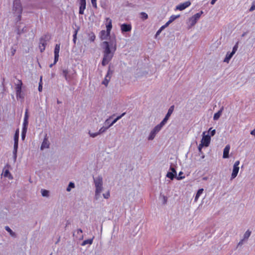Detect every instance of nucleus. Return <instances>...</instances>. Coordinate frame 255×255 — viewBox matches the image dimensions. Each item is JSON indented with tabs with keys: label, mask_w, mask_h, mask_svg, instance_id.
Returning <instances> with one entry per match:
<instances>
[{
	"label": "nucleus",
	"mask_w": 255,
	"mask_h": 255,
	"mask_svg": "<svg viewBox=\"0 0 255 255\" xmlns=\"http://www.w3.org/2000/svg\"><path fill=\"white\" fill-rule=\"evenodd\" d=\"M104 48V56L102 61L103 66H105L109 63L113 57L114 54L117 49L116 41H111L110 42L104 41L103 42Z\"/></svg>",
	"instance_id": "f257e3e1"
},
{
	"label": "nucleus",
	"mask_w": 255,
	"mask_h": 255,
	"mask_svg": "<svg viewBox=\"0 0 255 255\" xmlns=\"http://www.w3.org/2000/svg\"><path fill=\"white\" fill-rule=\"evenodd\" d=\"M22 12V7L20 0H14L11 10V13L14 21L18 22L20 20Z\"/></svg>",
	"instance_id": "f03ea898"
},
{
	"label": "nucleus",
	"mask_w": 255,
	"mask_h": 255,
	"mask_svg": "<svg viewBox=\"0 0 255 255\" xmlns=\"http://www.w3.org/2000/svg\"><path fill=\"white\" fill-rule=\"evenodd\" d=\"M94 183L96 187L95 196L96 198H98V196L100 195L103 189L102 178L100 176H99L94 178Z\"/></svg>",
	"instance_id": "7ed1b4c3"
},
{
	"label": "nucleus",
	"mask_w": 255,
	"mask_h": 255,
	"mask_svg": "<svg viewBox=\"0 0 255 255\" xmlns=\"http://www.w3.org/2000/svg\"><path fill=\"white\" fill-rule=\"evenodd\" d=\"M21 86L22 82L20 81L16 84L15 92L16 98L17 99H22L23 98V95L21 91Z\"/></svg>",
	"instance_id": "20e7f679"
},
{
	"label": "nucleus",
	"mask_w": 255,
	"mask_h": 255,
	"mask_svg": "<svg viewBox=\"0 0 255 255\" xmlns=\"http://www.w3.org/2000/svg\"><path fill=\"white\" fill-rule=\"evenodd\" d=\"M60 49V44H56L54 49V62L52 64H50L49 65L50 67H52V66L55 64L58 61L59 56V52Z\"/></svg>",
	"instance_id": "39448f33"
},
{
	"label": "nucleus",
	"mask_w": 255,
	"mask_h": 255,
	"mask_svg": "<svg viewBox=\"0 0 255 255\" xmlns=\"http://www.w3.org/2000/svg\"><path fill=\"white\" fill-rule=\"evenodd\" d=\"M48 150V139L46 134L40 146V150L43 153H46Z\"/></svg>",
	"instance_id": "423d86ee"
},
{
	"label": "nucleus",
	"mask_w": 255,
	"mask_h": 255,
	"mask_svg": "<svg viewBox=\"0 0 255 255\" xmlns=\"http://www.w3.org/2000/svg\"><path fill=\"white\" fill-rule=\"evenodd\" d=\"M113 73V71L111 70L110 67H109V70L105 77V79L102 82V84L105 85L106 87L108 86L109 82L110 81Z\"/></svg>",
	"instance_id": "0eeeda50"
},
{
	"label": "nucleus",
	"mask_w": 255,
	"mask_h": 255,
	"mask_svg": "<svg viewBox=\"0 0 255 255\" xmlns=\"http://www.w3.org/2000/svg\"><path fill=\"white\" fill-rule=\"evenodd\" d=\"M239 164H240V161L239 160L236 161L235 162V163H234V166H233V172H232V175H231L232 179L235 178L237 176L238 173L239 171Z\"/></svg>",
	"instance_id": "6e6552de"
},
{
	"label": "nucleus",
	"mask_w": 255,
	"mask_h": 255,
	"mask_svg": "<svg viewBox=\"0 0 255 255\" xmlns=\"http://www.w3.org/2000/svg\"><path fill=\"white\" fill-rule=\"evenodd\" d=\"M18 138H19V136H17V135L14 136V142L13 154L14 161L16 160V157H17V148H18Z\"/></svg>",
	"instance_id": "1a4fd4ad"
},
{
	"label": "nucleus",
	"mask_w": 255,
	"mask_h": 255,
	"mask_svg": "<svg viewBox=\"0 0 255 255\" xmlns=\"http://www.w3.org/2000/svg\"><path fill=\"white\" fill-rule=\"evenodd\" d=\"M205 132L203 133V136L201 139V145L204 146H208L211 141L210 136L209 135H204Z\"/></svg>",
	"instance_id": "9d476101"
},
{
	"label": "nucleus",
	"mask_w": 255,
	"mask_h": 255,
	"mask_svg": "<svg viewBox=\"0 0 255 255\" xmlns=\"http://www.w3.org/2000/svg\"><path fill=\"white\" fill-rule=\"evenodd\" d=\"M9 165H6L3 168L2 175L3 176V177H6L9 179L11 180L13 179V176L9 171Z\"/></svg>",
	"instance_id": "9b49d317"
},
{
	"label": "nucleus",
	"mask_w": 255,
	"mask_h": 255,
	"mask_svg": "<svg viewBox=\"0 0 255 255\" xmlns=\"http://www.w3.org/2000/svg\"><path fill=\"white\" fill-rule=\"evenodd\" d=\"M191 4V2L190 1H187L185 2L179 4V5H177L176 7V9L179 10H183L189 6Z\"/></svg>",
	"instance_id": "f8f14e48"
},
{
	"label": "nucleus",
	"mask_w": 255,
	"mask_h": 255,
	"mask_svg": "<svg viewBox=\"0 0 255 255\" xmlns=\"http://www.w3.org/2000/svg\"><path fill=\"white\" fill-rule=\"evenodd\" d=\"M86 0H80V7H79V13L83 14L84 13V10L86 8Z\"/></svg>",
	"instance_id": "ddd939ff"
},
{
	"label": "nucleus",
	"mask_w": 255,
	"mask_h": 255,
	"mask_svg": "<svg viewBox=\"0 0 255 255\" xmlns=\"http://www.w3.org/2000/svg\"><path fill=\"white\" fill-rule=\"evenodd\" d=\"M121 30L123 32L130 31L131 30V26L130 24H123L121 26Z\"/></svg>",
	"instance_id": "4468645a"
},
{
	"label": "nucleus",
	"mask_w": 255,
	"mask_h": 255,
	"mask_svg": "<svg viewBox=\"0 0 255 255\" xmlns=\"http://www.w3.org/2000/svg\"><path fill=\"white\" fill-rule=\"evenodd\" d=\"M230 149V145H229V144L225 146V148L224 149L223 155V158H227L229 157Z\"/></svg>",
	"instance_id": "2eb2a0df"
},
{
	"label": "nucleus",
	"mask_w": 255,
	"mask_h": 255,
	"mask_svg": "<svg viewBox=\"0 0 255 255\" xmlns=\"http://www.w3.org/2000/svg\"><path fill=\"white\" fill-rule=\"evenodd\" d=\"M107 21L108 22V23L106 25L107 31L109 33H110L111 30L112 28V20L110 18H107Z\"/></svg>",
	"instance_id": "dca6fc26"
},
{
	"label": "nucleus",
	"mask_w": 255,
	"mask_h": 255,
	"mask_svg": "<svg viewBox=\"0 0 255 255\" xmlns=\"http://www.w3.org/2000/svg\"><path fill=\"white\" fill-rule=\"evenodd\" d=\"M110 33H109L107 31L102 30L100 32V38L102 40L106 39L110 35Z\"/></svg>",
	"instance_id": "f3484780"
},
{
	"label": "nucleus",
	"mask_w": 255,
	"mask_h": 255,
	"mask_svg": "<svg viewBox=\"0 0 255 255\" xmlns=\"http://www.w3.org/2000/svg\"><path fill=\"white\" fill-rule=\"evenodd\" d=\"M197 21H198V20L196 18H195L193 16L191 17L189 19V22L190 23V26L191 27V26H194L196 23Z\"/></svg>",
	"instance_id": "a211bd4d"
},
{
	"label": "nucleus",
	"mask_w": 255,
	"mask_h": 255,
	"mask_svg": "<svg viewBox=\"0 0 255 255\" xmlns=\"http://www.w3.org/2000/svg\"><path fill=\"white\" fill-rule=\"evenodd\" d=\"M234 54L232 52H231V53L228 52L225 58L224 59V61L225 62L229 63L230 60L232 57V56H233Z\"/></svg>",
	"instance_id": "6ab92c4d"
},
{
	"label": "nucleus",
	"mask_w": 255,
	"mask_h": 255,
	"mask_svg": "<svg viewBox=\"0 0 255 255\" xmlns=\"http://www.w3.org/2000/svg\"><path fill=\"white\" fill-rule=\"evenodd\" d=\"M174 106L173 105V106H171L168 111V112L167 113V114L165 116V117H166L167 118L169 119V117H170V116L171 115V114H172L173 111H174Z\"/></svg>",
	"instance_id": "aec40b11"
},
{
	"label": "nucleus",
	"mask_w": 255,
	"mask_h": 255,
	"mask_svg": "<svg viewBox=\"0 0 255 255\" xmlns=\"http://www.w3.org/2000/svg\"><path fill=\"white\" fill-rule=\"evenodd\" d=\"M5 230L9 234V235L12 237H15L16 234L13 232L8 226L5 227Z\"/></svg>",
	"instance_id": "412c9836"
},
{
	"label": "nucleus",
	"mask_w": 255,
	"mask_h": 255,
	"mask_svg": "<svg viewBox=\"0 0 255 255\" xmlns=\"http://www.w3.org/2000/svg\"><path fill=\"white\" fill-rule=\"evenodd\" d=\"M126 114V113H123L121 115L118 116L117 118H116L109 126L108 127H110L112 125H113L115 123H116L117 121L120 120L122 117H123Z\"/></svg>",
	"instance_id": "4be33fe9"
},
{
	"label": "nucleus",
	"mask_w": 255,
	"mask_h": 255,
	"mask_svg": "<svg viewBox=\"0 0 255 255\" xmlns=\"http://www.w3.org/2000/svg\"><path fill=\"white\" fill-rule=\"evenodd\" d=\"M223 109V108H222L220 111L214 114L213 117L214 120H217L220 118V116L221 115Z\"/></svg>",
	"instance_id": "5701e85b"
},
{
	"label": "nucleus",
	"mask_w": 255,
	"mask_h": 255,
	"mask_svg": "<svg viewBox=\"0 0 255 255\" xmlns=\"http://www.w3.org/2000/svg\"><path fill=\"white\" fill-rule=\"evenodd\" d=\"M203 189H200L198 190V191H197V192L196 193L195 198V201H197L198 200V198L200 197V196L203 193Z\"/></svg>",
	"instance_id": "b1692460"
},
{
	"label": "nucleus",
	"mask_w": 255,
	"mask_h": 255,
	"mask_svg": "<svg viewBox=\"0 0 255 255\" xmlns=\"http://www.w3.org/2000/svg\"><path fill=\"white\" fill-rule=\"evenodd\" d=\"M89 38L91 41L93 42L95 40L96 36L93 32H91L89 34Z\"/></svg>",
	"instance_id": "393cba45"
},
{
	"label": "nucleus",
	"mask_w": 255,
	"mask_h": 255,
	"mask_svg": "<svg viewBox=\"0 0 255 255\" xmlns=\"http://www.w3.org/2000/svg\"><path fill=\"white\" fill-rule=\"evenodd\" d=\"M92 243H93V239H88V240L84 241L83 243L82 244V245L85 246L87 244L91 245L92 244Z\"/></svg>",
	"instance_id": "a878e982"
},
{
	"label": "nucleus",
	"mask_w": 255,
	"mask_h": 255,
	"mask_svg": "<svg viewBox=\"0 0 255 255\" xmlns=\"http://www.w3.org/2000/svg\"><path fill=\"white\" fill-rule=\"evenodd\" d=\"M156 134V133H155L154 131H153V130H152V131L150 132V134H149V136H148V139H149V140H152V139H153L154 138V137H155V136Z\"/></svg>",
	"instance_id": "bb28decb"
},
{
	"label": "nucleus",
	"mask_w": 255,
	"mask_h": 255,
	"mask_svg": "<svg viewBox=\"0 0 255 255\" xmlns=\"http://www.w3.org/2000/svg\"><path fill=\"white\" fill-rule=\"evenodd\" d=\"M28 122L27 120H23V128L22 129L27 130V128L28 126Z\"/></svg>",
	"instance_id": "cd10ccee"
},
{
	"label": "nucleus",
	"mask_w": 255,
	"mask_h": 255,
	"mask_svg": "<svg viewBox=\"0 0 255 255\" xmlns=\"http://www.w3.org/2000/svg\"><path fill=\"white\" fill-rule=\"evenodd\" d=\"M179 17V15H171L170 18H169V22H173L174 20H175L176 18H177L178 17Z\"/></svg>",
	"instance_id": "c85d7f7f"
},
{
	"label": "nucleus",
	"mask_w": 255,
	"mask_h": 255,
	"mask_svg": "<svg viewBox=\"0 0 255 255\" xmlns=\"http://www.w3.org/2000/svg\"><path fill=\"white\" fill-rule=\"evenodd\" d=\"M166 176L172 180L174 178L175 175L173 172H168Z\"/></svg>",
	"instance_id": "c756f323"
},
{
	"label": "nucleus",
	"mask_w": 255,
	"mask_h": 255,
	"mask_svg": "<svg viewBox=\"0 0 255 255\" xmlns=\"http://www.w3.org/2000/svg\"><path fill=\"white\" fill-rule=\"evenodd\" d=\"M202 13H203V11H200V12H198V13H197L193 15V16H194L195 18H196L197 20H198V19L200 18V17H201V15H202Z\"/></svg>",
	"instance_id": "7c9ffc66"
},
{
	"label": "nucleus",
	"mask_w": 255,
	"mask_h": 255,
	"mask_svg": "<svg viewBox=\"0 0 255 255\" xmlns=\"http://www.w3.org/2000/svg\"><path fill=\"white\" fill-rule=\"evenodd\" d=\"M75 187L74 183L73 182H70L67 188V191H70L71 190V189L72 188H74Z\"/></svg>",
	"instance_id": "2f4dec72"
},
{
	"label": "nucleus",
	"mask_w": 255,
	"mask_h": 255,
	"mask_svg": "<svg viewBox=\"0 0 255 255\" xmlns=\"http://www.w3.org/2000/svg\"><path fill=\"white\" fill-rule=\"evenodd\" d=\"M41 193L43 197H46L48 196V191L45 189H41Z\"/></svg>",
	"instance_id": "473e14b6"
},
{
	"label": "nucleus",
	"mask_w": 255,
	"mask_h": 255,
	"mask_svg": "<svg viewBox=\"0 0 255 255\" xmlns=\"http://www.w3.org/2000/svg\"><path fill=\"white\" fill-rule=\"evenodd\" d=\"M161 128H160V127L157 125L154 127L152 130L157 133L161 129Z\"/></svg>",
	"instance_id": "72a5a7b5"
},
{
	"label": "nucleus",
	"mask_w": 255,
	"mask_h": 255,
	"mask_svg": "<svg viewBox=\"0 0 255 255\" xmlns=\"http://www.w3.org/2000/svg\"><path fill=\"white\" fill-rule=\"evenodd\" d=\"M140 15L142 19H143V20H145L148 18V15L144 12H141Z\"/></svg>",
	"instance_id": "f704fd0d"
},
{
	"label": "nucleus",
	"mask_w": 255,
	"mask_h": 255,
	"mask_svg": "<svg viewBox=\"0 0 255 255\" xmlns=\"http://www.w3.org/2000/svg\"><path fill=\"white\" fill-rule=\"evenodd\" d=\"M109 128V127H108V126L107 127H103L100 129L99 132H98L99 133V134L105 132Z\"/></svg>",
	"instance_id": "c9c22d12"
},
{
	"label": "nucleus",
	"mask_w": 255,
	"mask_h": 255,
	"mask_svg": "<svg viewBox=\"0 0 255 255\" xmlns=\"http://www.w3.org/2000/svg\"><path fill=\"white\" fill-rule=\"evenodd\" d=\"M251 234V232L249 230H248L244 234V239H248V238L250 237Z\"/></svg>",
	"instance_id": "e433bc0d"
},
{
	"label": "nucleus",
	"mask_w": 255,
	"mask_h": 255,
	"mask_svg": "<svg viewBox=\"0 0 255 255\" xmlns=\"http://www.w3.org/2000/svg\"><path fill=\"white\" fill-rule=\"evenodd\" d=\"M77 32V30H75V32L73 35V42L74 43H75L76 41Z\"/></svg>",
	"instance_id": "4c0bfd02"
},
{
	"label": "nucleus",
	"mask_w": 255,
	"mask_h": 255,
	"mask_svg": "<svg viewBox=\"0 0 255 255\" xmlns=\"http://www.w3.org/2000/svg\"><path fill=\"white\" fill-rule=\"evenodd\" d=\"M110 191H108L106 193L103 194V196L106 199H108L110 197Z\"/></svg>",
	"instance_id": "58836bf2"
},
{
	"label": "nucleus",
	"mask_w": 255,
	"mask_h": 255,
	"mask_svg": "<svg viewBox=\"0 0 255 255\" xmlns=\"http://www.w3.org/2000/svg\"><path fill=\"white\" fill-rule=\"evenodd\" d=\"M238 43H236V44L234 46L233 48V50H232V53L235 54L236 52V51L238 49Z\"/></svg>",
	"instance_id": "ea45409f"
},
{
	"label": "nucleus",
	"mask_w": 255,
	"mask_h": 255,
	"mask_svg": "<svg viewBox=\"0 0 255 255\" xmlns=\"http://www.w3.org/2000/svg\"><path fill=\"white\" fill-rule=\"evenodd\" d=\"M92 5L94 7L97 8V0H91Z\"/></svg>",
	"instance_id": "a19ab883"
},
{
	"label": "nucleus",
	"mask_w": 255,
	"mask_h": 255,
	"mask_svg": "<svg viewBox=\"0 0 255 255\" xmlns=\"http://www.w3.org/2000/svg\"><path fill=\"white\" fill-rule=\"evenodd\" d=\"M26 130H24V129H22V134H21V137H22V139L23 140V139H24V138H25Z\"/></svg>",
	"instance_id": "79ce46f5"
},
{
	"label": "nucleus",
	"mask_w": 255,
	"mask_h": 255,
	"mask_svg": "<svg viewBox=\"0 0 255 255\" xmlns=\"http://www.w3.org/2000/svg\"><path fill=\"white\" fill-rule=\"evenodd\" d=\"M209 131H211V135L212 136H213L215 135V133H216V130L215 129H213L212 130V128H210L209 130Z\"/></svg>",
	"instance_id": "37998d69"
},
{
	"label": "nucleus",
	"mask_w": 255,
	"mask_h": 255,
	"mask_svg": "<svg viewBox=\"0 0 255 255\" xmlns=\"http://www.w3.org/2000/svg\"><path fill=\"white\" fill-rule=\"evenodd\" d=\"M28 115L27 111L26 110V112H25L24 120H26L28 121Z\"/></svg>",
	"instance_id": "c03bdc74"
},
{
	"label": "nucleus",
	"mask_w": 255,
	"mask_h": 255,
	"mask_svg": "<svg viewBox=\"0 0 255 255\" xmlns=\"http://www.w3.org/2000/svg\"><path fill=\"white\" fill-rule=\"evenodd\" d=\"M42 84H41V79L40 82H39V84L38 91L39 92H41L42 91Z\"/></svg>",
	"instance_id": "a18cd8bd"
},
{
	"label": "nucleus",
	"mask_w": 255,
	"mask_h": 255,
	"mask_svg": "<svg viewBox=\"0 0 255 255\" xmlns=\"http://www.w3.org/2000/svg\"><path fill=\"white\" fill-rule=\"evenodd\" d=\"M89 133L90 134V136L92 137H95L99 134V133H98V132H96V133Z\"/></svg>",
	"instance_id": "49530a36"
},
{
	"label": "nucleus",
	"mask_w": 255,
	"mask_h": 255,
	"mask_svg": "<svg viewBox=\"0 0 255 255\" xmlns=\"http://www.w3.org/2000/svg\"><path fill=\"white\" fill-rule=\"evenodd\" d=\"M170 169L172 171L171 172H173L174 174V175H175V174H176V171L175 169L173 167H171Z\"/></svg>",
	"instance_id": "de8ad7c7"
},
{
	"label": "nucleus",
	"mask_w": 255,
	"mask_h": 255,
	"mask_svg": "<svg viewBox=\"0 0 255 255\" xmlns=\"http://www.w3.org/2000/svg\"><path fill=\"white\" fill-rule=\"evenodd\" d=\"M255 9V5H253L250 8V11H252Z\"/></svg>",
	"instance_id": "09e8293b"
},
{
	"label": "nucleus",
	"mask_w": 255,
	"mask_h": 255,
	"mask_svg": "<svg viewBox=\"0 0 255 255\" xmlns=\"http://www.w3.org/2000/svg\"><path fill=\"white\" fill-rule=\"evenodd\" d=\"M204 145H201V143L199 144V146H198V149L199 150V151H201V150H202V147L204 146Z\"/></svg>",
	"instance_id": "8fccbe9b"
},
{
	"label": "nucleus",
	"mask_w": 255,
	"mask_h": 255,
	"mask_svg": "<svg viewBox=\"0 0 255 255\" xmlns=\"http://www.w3.org/2000/svg\"><path fill=\"white\" fill-rule=\"evenodd\" d=\"M165 124L163 121H161V122L158 124V125L160 127V128H162V127Z\"/></svg>",
	"instance_id": "3c124183"
},
{
	"label": "nucleus",
	"mask_w": 255,
	"mask_h": 255,
	"mask_svg": "<svg viewBox=\"0 0 255 255\" xmlns=\"http://www.w3.org/2000/svg\"><path fill=\"white\" fill-rule=\"evenodd\" d=\"M165 124L163 121H161V122L158 124V125L160 127V128H162V127Z\"/></svg>",
	"instance_id": "603ef678"
},
{
	"label": "nucleus",
	"mask_w": 255,
	"mask_h": 255,
	"mask_svg": "<svg viewBox=\"0 0 255 255\" xmlns=\"http://www.w3.org/2000/svg\"><path fill=\"white\" fill-rule=\"evenodd\" d=\"M77 233L78 234H82V230L81 229H79L77 230Z\"/></svg>",
	"instance_id": "864d4df0"
},
{
	"label": "nucleus",
	"mask_w": 255,
	"mask_h": 255,
	"mask_svg": "<svg viewBox=\"0 0 255 255\" xmlns=\"http://www.w3.org/2000/svg\"><path fill=\"white\" fill-rule=\"evenodd\" d=\"M168 119H168L165 117V118L163 119V120L162 121H163L164 123L166 124Z\"/></svg>",
	"instance_id": "5fc2aeb1"
},
{
	"label": "nucleus",
	"mask_w": 255,
	"mask_h": 255,
	"mask_svg": "<svg viewBox=\"0 0 255 255\" xmlns=\"http://www.w3.org/2000/svg\"><path fill=\"white\" fill-rule=\"evenodd\" d=\"M111 118V117L107 119L106 121H105V124H107V125H110V122H109V121H110V119Z\"/></svg>",
	"instance_id": "6e6d98bb"
},
{
	"label": "nucleus",
	"mask_w": 255,
	"mask_h": 255,
	"mask_svg": "<svg viewBox=\"0 0 255 255\" xmlns=\"http://www.w3.org/2000/svg\"><path fill=\"white\" fill-rule=\"evenodd\" d=\"M184 178V176H178V177H177V180H181V179H182Z\"/></svg>",
	"instance_id": "4d7b16f0"
},
{
	"label": "nucleus",
	"mask_w": 255,
	"mask_h": 255,
	"mask_svg": "<svg viewBox=\"0 0 255 255\" xmlns=\"http://www.w3.org/2000/svg\"><path fill=\"white\" fill-rule=\"evenodd\" d=\"M14 135H17V136H19V130L17 129L15 131Z\"/></svg>",
	"instance_id": "13d9d810"
},
{
	"label": "nucleus",
	"mask_w": 255,
	"mask_h": 255,
	"mask_svg": "<svg viewBox=\"0 0 255 255\" xmlns=\"http://www.w3.org/2000/svg\"><path fill=\"white\" fill-rule=\"evenodd\" d=\"M171 22H169V20H168L166 23L165 25H164L165 26V27H166L170 23H171Z\"/></svg>",
	"instance_id": "bf43d9fd"
},
{
	"label": "nucleus",
	"mask_w": 255,
	"mask_h": 255,
	"mask_svg": "<svg viewBox=\"0 0 255 255\" xmlns=\"http://www.w3.org/2000/svg\"><path fill=\"white\" fill-rule=\"evenodd\" d=\"M217 0H212L211 1V4L212 5L214 4Z\"/></svg>",
	"instance_id": "052dcab7"
},
{
	"label": "nucleus",
	"mask_w": 255,
	"mask_h": 255,
	"mask_svg": "<svg viewBox=\"0 0 255 255\" xmlns=\"http://www.w3.org/2000/svg\"><path fill=\"white\" fill-rule=\"evenodd\" d=\"M161 30H161V29H159L157 31V32H156V34H159V33H160V32L161 31Z\"/></svg>",
	"instance_id": "680f3d73"
},
{
	"label": "nucleus",
	"mask_w": 255,
	"mask_h": 255,
	"mask_svg": "<svg viewBox=\"0 0 255 255\" xmlns=\"http://www.w3.org/2000/svg\"><path fill=\"white\" fill-rule=\"evenodd\" d=\"M42 46H43V47L42 48H41V46H40V48L41 51H42V50L43 49H45V47H44V45H43V44L42 45Z\"/></svg>",
	"instance_id": "e2e57ef3"
},
{
	"label": "nucleus",
	"mask_w": 255,
	"mask_h": 255,
	"mask_svg": "<svg viewBox=\"0 0 255 255\" xmlns=\"http://www.w3.org/2000/svg\"><path fill=\"white\" fill-rule=\"evenodd\" d=\"M165 26H164V25H163L162 26H161V27H160V29H161V30H162V29H163L164 28H165Z\"/></svg>",
	"instance_id": "0e129e2a"
},
{
	"label": "nucleus",
	"mask_w": 255,
	"mask_h": 255,
	"mask_svg": "<svg viewBox=\"0 0 255 255\" xmlns=\"http://www.w3.org/2000/svg\"><path fill=\"white\" fill-rule=\"evenodd\" d=\"M183 174L182 172L180 171L179 173V176H181V174Z\"/></svg>",
	"instance_id": "69168bd1"
}]
</instances>
